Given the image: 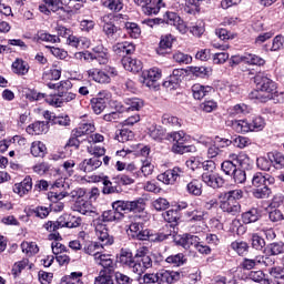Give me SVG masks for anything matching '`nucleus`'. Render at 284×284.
Returning <instances> with one entry per match:
<instances>
[{
	"label": "nucleus",
	"mask_w": 284,
	"mask_h": 284,
	"mask_svg": "<svg viewBox=\"0 0 284 284\" xmlns=\"http://www.w3.org/2000/svg\"><path fill=\"white\" fill-rule=\"evenodd\" d=\"M254 81L257 85V90H254L248 94L250 99H256L257 101L265 103V101L272 99V97H276V82L267 78L265 73H257L254 77Z\"/></svg>",
	"instance_id": "obj_1"
},
{
	"label": "nucleus",
	"mask_w": 284,
	"mask_h": 284,
	"mask_svg": "<svg viewBox=\"0 0 284 284\" xmlns=\"http://www.w3.org/2000/svg\"><path fill=\"white\" fill-rule=\"evenodd\" d=\"M43 4L39 6L40 12L50 17L52 13L57 14L58 19L65 21L67 17L72 14V7L63 2V0H42Z\"/></svg>",
	"instance_id": "obj_2"
},
{
	"label": "nucleus",
	"mask_w": 284,
	"mask_h": 284,
	"mask_svg": "<svg viewBox=\"0 0 284 284\" xmlns=\"http://www.w3.org/2000/svg\"><path fill=\"white\" fill-rule=\"evenodd\" d=\"M231 126L235 132L245 134L247 132H261L265 128V120L261 116H255L252 121L247 120H233Z\"/></svg>",
	"instance_id": "obj_3"
},
{
	"label": "nucleus",
	"mask_w": 284,
	"mask_h": 284,
	"mask_svg": "<svg viewBox=\"0 0 284 284\" xmlns=\"http://www.w3.org/2000/svg\"><path fill=\"white\" fill-rule=\"evenodd\" d=\"M168 141H173L172 152L174 154H186V152H194L195 148L185 144V133L183 131H175L166 134Z\"/></svg>",
	"instance_id": "obj_4"
},
{
	"label": "nucleus",
	"mask_w": 284,
	"mask_h": 284,
	"mask_svg": "<svg viewBox=\"0 0 284 284\" xmlns=\"http://www.w3.org/2000/svg\"><path fill=\"white\" fill-rule=\"evenodd\" d=\"M112 207L116 214H123V212H143L145 210V201L143 199L134 201L118 200L112 203Z\"/></svg>",
	"instance_id": "obj_5"
},
{
	"label": "nucleus",
	"mask_w": 284,
	"mask_h": 284,
	"mask_svg": "<svg viewBox=\"0 0 284 284\" xmlns=\"http://www.w3.org/2000/svg\"><path fill=\"white\" fill-rule=\"evenodd\" d=\"M119 258L122 265L129 267L133 274H139V276H141V263L135 262L134 255L130 248H121Z\"/></svg>",
	"instance_id": "obj_6"
},
{
	"label": "nucleus",
	"mask_w": 284,
	"mask_h": 284,
	"mask_svg": "<svg viewBox=\"0 0 284 284\" xmlns=\"http://www.w3.org/2000/svg\"><path fill=\"white\" fill-rule=\"evenodd\" d=\"M93 225L95 227V234L100 242H98L101 247L104 245H112L114 243V239L110 236V233H108V227L105 224L101 223V217L93 221Z\"/></svg>",
	"instance_id": "obj_7"
},
{
	"label": "nucleus",
	"mask_w": 284,
	"mask_h": 284,
	"mask_svg": "<svg viewBox=\"0 0 284 284\" xmlns=\"http://www.w3.org/2000/svg\"><path fill=\"white\" fill-rule=\"evenodd\" d=\"M65 196H70L72 201H82L85 197V191L84 189L77 187L72 191H62L60 193L51 192L49 195V199L51 201H61V199H65Z\"/></svg>",
	"instance_id": "obj_8"
},
{
	"label": "nucleus",
	"mask_w": 284,
	"mask_h": 284,
	"mask_svg": "<svg viewBox=\"0 0 284 284\" xmlns=\"http://www.w3.org/2000/svg\"><path fill=\"white\" fill-rule=\"evenodd\" d=\"M183 176H185V171L179 166H175L172 170H168L160 174L158 179L165 185H174V183H176V181Z\"/></svg>",
	"instance_id": "obj_9"
},
{
	"label": "nucleus",
	"mask_w": 284,
	"mask_h": 284,
	"mask_svg": "<svg viewBox=\"0 0 284 284\" xmlns=\"http://www.w3.org/2000/svg\"><path fill=\"white\" fill-rule=\"evenodd\" d=\"M77 99V94L72 92H65L60 90L58 95L47 98L45 101L49 105H53L54 108H61L63 103H70V101H74Z\"/></svg>",
	"instance_id": "obj_10"
},
{
	"label": "nucleus",
	"mask_w": 284,
	"mask_h": 284,
	"mask_svg": "<svg viewBox=\"0 0 284 284\" xmlns=\"http://www.w3.org/2000/svg\"><path fill=\"white\" fill-rule=\"evenodd\" d=\"M159 79H161V71L156 68L150 69L149 71L143 72V85L156 90L159 88Z\"/></svg>",
	"instance_id": "obj_11"
},
{
	"label": "nucleus",
	"mask_w": 284,
	"mask_h": 284,
	"mask_svg": "<svg viewBox=\"0 0 284 284\" xmlns=\"http://www.w3.org/2000/svg\"><path fill=\"white\" fill-rule=\"evenodd\" d=\"M220 209L222 212L230 214L231 216H239L241 214V203L233 199H224L220 202Z\"/></svg>",
	"instance_id": "obj_12"
},
{
	"label": "nucleus",
	"mask_w": 284,
	"mask_h": 284,
	"mask_svg": "<svg viewBox=\"0 0 284 284\" xmlns=\"http://www.w3.org/2000/svg\"><path fill=\"white\" fill-rule=\"evenodd\" d=\"M164 21L168 26H174L181 34H185L187 32V24L176 14L175 12H166L164 14Z\"/></svg>",
	"instance_id": "obj_13"
},
{
	"label": "nucleus",
	"mask_w": 284,
	"mask_h": 284,
	"mask_svg": "<svg viewBox=\"0 0 284 284\" xmlns=\"http://www.w3.org/2000/svg\"><path fill=\"white\" fill-rule=\"evenodd\" d=\"M199 241H201V239L192 234L178 235L174 239V243L184 250H192V247H196V245H199Z\"/></svg>",
	"instance_id": "obj_14"
},
{
	"label": "nucleus",
	"mask_w": 284,
	"mask_h": 284,
	"mask_svg": "<svg viewBox=\"0 0 284 284\" xmlns=\"http://www.w3.org/2000/svg\"><path fill=\"white\" fill-rule=\"evenodd\" d=\"M110 92H100L98 97L91 99V106L95 114H101L108 108Z\"/></svg>",
	"instance_id": "obj_15"
},
{
	"label": "nucleus",
	"mask_w": 284,
	"mask_h": 284,
	"mask_svg": "<svg viewBox=\"0 0 284 284\" xmlns=\"http://www.w3.org/2000/svg\"><path fill=\"white\" fill-rule=\"evenodd\" d=\"M135 263H141V274L152 267V257L145 253V248H139L133 256Z\"/></svg>",
	"instance_id": "obj_16"
},
{
	"label": "nucleus",
	"mask_w": 284,
	"mask_h": 284,
	"mask_svg": "<svg viewBox=\"0 0 284 284\" xmlns=\"http://www.w3.org/2000/svg\"><path fill=\"white\" fill-rule=\"evenodd\" d=\"M202 181L203 183L209 185V187H213L214 190H216V187H223V185H225V180L222 176L210 172H204L202 174Z\"/></svg>",
	"instance_id": "obj_17"
},
{
	"label": "nucleus",
	"mask_w": 284,
	"mask_h": 284,
	"mask_svg": "<svg viewBox=\"0 0 284 284\" xmlns=\"http://www.w3.org/2000/svg\"><path fill=\"white\" fill-rule=\"evenodd\" d=\"M103 165V161L98 159L97 156H92L91 159H85L79 164V170L84 172L85 174H90V172H94V170H99V166Z\"/></svg>",
	"instance_id": "obj_18"
},
{
	"label": "nucleus",
	"mask_w": 284,
	"mask_h": 284,
	"mask_svg": "<svg viewBox=\"0 0 284 284\" xmlns=\"http://www.w3.org/2000/svg\"><path fill=\"white\" fill-rule=\"evenodd\" d=\"M114 54L122 57V59L128 58L126 54L134 53L135 47L132 42H118L112 47Z\"/></svg>",
	"instance_id": "obj_19"
},
{
	"label": "nucleus",
	"mask_w": 284,
	"mask_h": 284,
	"mask_svg": "<svg viewBox=\"0 0 284 284\" xmlns=\"http://www.w3.org/2000/svg\"><path fill=\"white\" fill-rule=\"evenodd\" d=\"M73 210L84 215L97 214V209L94 207V205H92V202L83 197L80 201H75V203L73 204Z\"/></svg>",
	"instance_id": "obj_20"
},
{
	"label": "nucleus",
	"mask_w": 284,
	"mask_h": 284,
	"mask_svg": "<svg viewBox=\"0 0 284 284\" xmlns=\"http://www.w3.org/2000/svg\"><path fill=\"white\" fill-rule=\"evenodd\" d=\"M274 176L257 172L252 178V185L257 189L265 185H274Z\"/></svg>",
	"instance_id": "obj_21"
},
{
	"label": "nucleus",
	"mask_w": 284,
	"mask_h": 284,
	"mask_svg": "<svg viewBox=\"0 0 284 284\" xmlns=\"http://www.w3.org/2000/svg\"><path fill=\"white\" fill-rule=\"evenodd\" d=\"M183 74H185V70L174 69L172 74L168 78V80L163 82V87L168 88L169 90H175Z\"/></svg>",
	"instance_id": "obj_22"
},
{
	"label": "nucleus",
	"mask_w": 284,
	"mask_h": 284,
	"mask_svg": "<svg viewBox=\"0 0 284 284\" xmlns=\"http://www.w3.org/2000/svg\"><path fill=\"white\" fill-rule=\"evenodd\" d=\"M129 236L135 239V241H143L148 229L143 227V223L133 222L129 225Z\"/></svg>",
	"instance_id": "obj_23"
},
{
	"label": "nucleus",
	"mask_w": 284,
	"mask_h": 284,
	"mask_svg": "<svg viewBox=\"0 0 284 284\" xmlns=\"http://www.w3.org/2000/svg\"><path fill=\"white\" fill-rule=\"evenodd\" d=\"M32 190V178L30 175L26 176L22 182L16 183L13 185L14 194H19V196H26L28 192Z\"/></svg>",
	"instance_id": "obj_24"
},
{
	"label": "nucleus",
	"mask_w": 284,
	"mask_h": 284,
	"mask_svg": "<svg viewBox=\"0 0 284 284\" xmlns=\"http://www.w3.org/2000/svg\"><path fill=\"white\" fill-rule=\"evenodd\" d=\"M121 63L124 68V70H128V72H141L143 70V63L141 60L132 59V58H122Z\"/></svg>",
	"instance_id": "obj_25"
},
{
	"label": "nucleus",
	"mask_w": 284,
	"mask_h": 284,
	"mask_svg": "<svg viewBox=\"0 0 284 284\" xmlns=\"http://www.w3.org/2000/svg\"><path fill=\"white\" fill-rule=\"evenodd\" d=\"M101 22L103 23L102 30L108 39H114V34H116V32H119L120 30L119 27L114 26V23L110 21V17L108 16H103L101 18Z\"/></svg>",
	"instance_id": "obj_26"
},
{
	"label": "nucleus",
	"mask_w": 284,
	"mask_h": 284,
	"mask_svg": "<svg viewBox=\"0 0 284 284\" xmlns=\"http://www.w3.org/2000/svg\"><path fill=\"white\" fill-rule=\"evenodd\" d=\"M158 284H172L179 278V273L161 270L156 273Z\"/></svg>",
	"instance_id": "obj_27"
},
{
	"label": "nucleus",
	"mask_w": 284,
	"mask_h": 284,
	"mask_svg": "<svg viewBox=\"0 0 284 284\" xmlns=\"http://www.w3.org/2000/svg\"><path fill=\"white\" fill-rule=\"evenodd\" d=\"M89 79L95 81V83H110L112 79H110V74L99 70V69H91L87 71Z\"/></svg>",
	"instance_id": "obj_28"
},
{
	"label": "nucleus",
	"mask_w": 284,
	"mask_h": 284,
	"mask_svg": "<svg viewBox=\"0 0 284 284\" xmlns=\"http://www.w3.org/2000/svg\"><path fill=\"white\" fill-rule=\"evenodd\" d=\"M191 92L194 99L201 101V99H204V97H207L212 92V87L196 83L192 85Z\"/></svg>",
	"instance_id": "obj_29"
},
{
	"label": "nucleus",
	"mask_w": 284,
	"mask_h": 284,
	"mask_svg": "<svg viewBox=\"0 0 284 284\" xmlns=\"http://www.w3.org/2000/svg\"><path fill=\"white\" fill-rule=\"evenodd\" d=\"M114 183L108 176L102 178V194H121L123 190Z\"/></svg>",
	"instance_id": "obj_30"
},
{
	"label": "nucleus",
	"mask_w": 284,
	"mask_h": 284,
	"mask_svg": "<svg viewBox=\"0 0 284 284\" xmlns=\"http://www.w3.org/2000/svg\"><path fill=\"white\" fill-rule=\"evenodd\" d=\"M124 110H122V112H139V110H141L143 108V105H145V102L140 99V98H131V99H126L124 101Z\"/></svg>",
	"instance_id": "obj_31"
},
{
	"label": "nucleus",
	"mask_w": 284,
	"mask_h": 284,
	"mask_svg": "<svg viewBox=\"0 0 284 284\" xmlns=\"http://www.w3.org/2000/svg\"><path fill=\"white\" fill-rule=\"evenodd\" d=\"M161 8H165L163 0H149L144 8V14H159Z\"/></svg>",
	"instance_id": "obj_32"
},
{
	"label": "nucleus",
	"mask_w": 284,
	"mask_h": 284,
	"mask_svg": "<svg viewBox=\"0 0 284 284\" xmlns=\"http://www.w3.org/2000/svg\"><path fill=\"white\" fill-rule=\"evenodd\" d=\"M169 237H170V234L153 233L152 231L146 229V233L144 237H142V241H150V243H163V241H166V239Z\"/></svg>",
	"instance_id": "obj_33"
},
{
	"label": "nucleus",
	"mask_w": 284,
	"mask_h": 284,
	"mask_svg": "<svg viewBox=\"0 0 284 284\" xmlns=\"http://www.w3.org/2000/svg\"><path fill=\"white\" fill-rule=\"evenodd\" d=\"M260 219L261 212L256 207H253L242 214V221L245 225H248V223H256V221H258Z\"/></svg>",
	"instance_id": "obj_34"
},
{
	"label": "nucleus",
	"mask_w": 284,
	"mask_h": 284,
	"mask_svg": "<svg viewBox=\"0 0 284 284\" xmlns=\"http://www.w3.org/2000/svg\"><path fill=\"white\" fill-rule=\"evenodd\" d=\"M12 70L14 72V74H20V77H23V75L28 74V72H30V65L28 64V62H26L21 59H17L12 63Z\"/></svg>",
	"instance_id": "obj_35"
},
{
	"label": "nucleus",
	"mask_w": 284,
	"mask_h": 284,
	"mask_svg": "<svg viewBox=\"0 0 284 284\" xmlns=\"http://www.w3.org/2000/svg\"><path fill=\"white\" fill-rule=\"evenodd\" d=\"M97 128L94 126V122H81L79 128L75 129V136H83L85 134H92Z\"/></svg>",
	"instance_id": "obj_36"
},
{
	"label": "nucleus",
	"mask_w": 284,
	"mask_h": 284,
	"mask_svg": "<svg viewBox=\"0 0 284 284\" xmlns=\"http://www.w3.org/2000/svg\"><path fill=\"white\" fill-rule=\"evenodd\" d=\"M101 223H112L114 221H121L123 219V214L116 213L114 207L112 210H106L101 215Z\"/></svg>",
	"instance_id": "obj_37"
},
{
	"label": "nucleus",
	"mask_w": 284,
	"mask_h": 284,
	"mask_svg": "<svg viewBox=\"0 0 284 284\" xmlns=\"http://www.w3.org/2000/svg\"><path fill=\"white\" fill-rule=\"evenodd\" d=\"M114 139L119 141V143H128V141L134 139V132L129 129H118Z\"/></svg>",
	"instance_id": "obj_38"
},
{
	"label": "nucleus",
	"mask_w": 284,
	"mask_h": 284,
	"mask_svg": "<svg viewBox=\"0 0 284 284\" xmlns=\"http://www.w3.org/2000/svg\"><path fill=\"white\" fill-rule=\"evenodd\" d=\"M173 41L174 37H172V34L162 36L156 50L158 54H165V50H170V48H172Z\"/></svg>",
	"instance_id": "obj_39"
},
{
	"label": "nucleus",
	"mask_w": 284,
	"mask_h": 284,
	"mask_svg": "<svg viewBox=\"0 0 284 284\" xmlns=\"http://www.w3.org/2000/svg\"><path fill=\"white\" fill-rule=\"evenodd\" d=\"M48 152V148H45V144L41 141L32 142L31 144V154L32 156H45Z\"/></svg>",
	"instance_id": "obj_40"
},
{
	"label": "nucleus",
	"mask_w": 284,
	"mask_h": 284,
	"mask_svg": "<svg viewBox=\"0 0 284 284\" xmlns=\"http://www.w3.org/2000/svg\"><path fill=\"white\" fill-rule=\"evenodd\" d=\"M162 123L163 125H166V128H174V130H179V128H181V120L168 113L162 115Z\"/></svg>",
	"instance_id": "obj_41"
},
{
	"label": "nucleus",
	"mask_w": 284,
	"mask_h": 284,
	"mask_svg": "<svg viewBox=\"0 0 284 284\" xmlns=\"http://www.w3.org/2000/svg\"><path fill=\"white\" fill-rule=\"evenodd\" d=\"M186 192L192 194V196H201V194H203V186L199 183L197 180H192L186 184Z\"/></svg>",
	"instance_id": "obj_42"
},
{
	"label": "nucleus",
	"mask_w": 284,
	"mask_h": 284,
	"mask_svg": "<svg viewBox=\"0 0 284 284\" xmlns=\"http://www.w3.org/2000/svg\"><path fill=\"white\" fill-rule=\"evenodd\" d=\"M47 130L48 125L45 124V122L41 121L34 122L27 128L28 134H43V132H45Z\"/></svg>",
	"instance_id": "obj_43"
},
{
	"label": "nucleus",
	"mask_w": 284,
	"mask_h": 284,
	"mask_svg": "<svg viewBox=\"0 0 284 284\" xmlns=\"http://www.w3.org/2000/svg\"><path fill=\"white\" fill-rule=\"evenodd\" d=\"M231 247L239 254V256H245L250 250V245L244 241H235L231 244Z\"/></svg>",
	"instance_id": "obj_44"
},
{
	"label": "nucleus",
	"mask_w": 284,
	"mask_h": 284,
	"mask_svg": "<svg viewBox=\"0 0 284 284\" xmlns=\"http://www.w3.org/2000/svg\"><path fill=\"white\" fill-rule=\"evenodd\" d=\"M268 159L271 161V165H273L275 170H283L284 156L281 153H270Z\"/></svg>",
	"instance_id": "obj_45"
},
{
	"label": "nucleus",
	"mask_w": 284,
	"mask_h": 284,
	"mask_svg": "<svg viewBox=\"0 0 284 284\" xmlns=\"http://www.w3.org/2000/svg\"><path fill=\"white\" fill-rule=\"evenodd\" d=\"M101 250H103V247H101V244L99 242H90L84 247L85 254H89L90 256H94V258H97V256L101 254Z\"/></svg>",
	"instance_id": "obj_46"
},
{
	"label": "nucleus",
	"mask_w": 284,
	"mask_h": 284,
	"mask_svg": "<svg viewBox=\"0 0 284 284\" xmlns=\"http://www.w3.org/2000/svg\"><path fill=\"white\" fill-rule=\"evenodd\" d=\"M67 44L77 48V50H82V48H85V39L71 34L67 38Z\"/></svg>",
	"instance_id": "obj_47"
},
{
	"label": "nucleus",
	"mask_w": 284,
	"mask_h": 284,
	"mask_svg": "<svg viewBox=\"0 0 284 284\" xmlns=\"http://www.w3.org/2000/svg\"><path fill=\"white\" fill-rule=\"evenodd\" d=\"M124 28L128 34H130L131 39H139V37H141V28H139V24L134 22H126Z\"/></svg>",
	"instance_id": "obj_48"
},
{
	"label": "nucleus",
	"mask_w": 284,
	"mask_h": 284,
	"mask_svg": "<svg viewBox=\"0 0 284 284\" xmlns=\"http://www.w3.org/2000/svg\"><path fill=\"white\" fill-rule=\"evenodd\" d=\"M21 250L28 256H33V254H39V246L34 242H23L21 244Z\"/></svg>",
	"instance_id": "obj_49"
},
{
	"label": "nucleus",
	"mask_w": 284,
	"mask_h": 284,
	"mask_svg": "<svg viewBox=\"0 0 284 284\" xmlns=\"http://www.w3.org/2000/svg\"><path fill=\"white\" fill-rule=\"evenodd\" d=\"M270 194H272L270 185L258 186L253 191V196L255 199H270Z\"/></svg>",
	"instance_id": "obj_50"
},
{
	"label": "nucleus",
	"mask_w": 284,
	"mask_h": 284,
	"mask_svg": "<svg viewBox=\"0 0 284 284\" xmlns=\"http://www.w3.org/2000/svg\"><path fill=\"white\" fill-rule=\"evenodd\" d=\"M166 263L174 265L175 267H181V265L185 263V255H183V253L170 255L166 257Z\"/></svg>",
	"instance_id": "obj_51"
},
{
	"label": "nucleus",
	"mask_w": 284,
	"mask_h": 284,
	"mask_svg": "<svg viewBox=\"0 0 284 284\" xmlns=\"http://www.w3.org/2000/svg\"><path fill=\"white\" fill-rule=\"evenodd\" d=\"M114 273H108L104 271H100L98 277H95V284H114V280L112 278Z\"/></svg>",
	"instance_id": "obj_52"
},
{
	"label": "nucleus",
	"mask_w": 284,
	"mask_h": 284,
	"mask_svg": "<svg viewBox=\"0 0 284 284\" xmlns=\"http://www.w3.org/2000/svg\"><path fill=\"white\" fill-rule=\"evenodd\" d=\"M92 61H98L100 65H106L109 61L108 52L94 49Z\"/></svg>",
	"instance_id": "obj_53"
},
{
	"label": "nucleus",
	"mask_w": 284,
	"mask_h": 284,
	"mask_svg": "<svg viewBox=\"0 0 284 284\" xmlns=\"http://www.w3.org/2000/svg\"><path fill=\"white\" fill-rule=\"evenodd\" d=\"M87 151L89 154H91V156H95L98 159L105 155V149L97 143H92L90 146H88Z\"/></svg>",
	"instance_id": "obj_54"
},
{
	"label": "nucleus",
	"mask_w": 284,
	"mask_h": 284,
	"mask_svg": "<svg viewBox=\"0 0 284 284\" xmlns=\"http://www.w3.org/2000/svg\"><path fill=\"white\" fill-rule=\"evenodd\" d=\"M252 142L248 138L239 135L236 138H232V145L234 148H239L240 150H243L244 148H247Z\"/></svg>",
	"instance_id": "obj_55"
},
{
	"label": "nucleus",
	"mask_w": 284,
	"mask_h": 284,
	"mask_svg": "<svg viewBox=\"0 0 284 284\" xmlns=\"http://www.w3.org/2000/svg\"><path fill=\"white\" fill-rule=\"evenodd\" d=\"M221 169L227 176H232L234 172L237 170L236 164L232 160H226L222 162Z\"/></svg>",
	"instance_id": "obj_56"
},
{
	"label": "nucleus",
	"mask_w": 284,
	"mask_h": 284,
	"mask_svg": "<svg viewBox=\"0 0 284 284\" xmlns=\"http://www.w3.org/2000/svg\"><path fill=\"white\" fill-rule=\"evenodd\" d=\"M246 63H250V65H265V59L256 55V54H252V53H247L244 57Z\"/></svg>",
	"instance_id": "obj_57"
},
{
	"label": "nucleus",
	"mask_w": 284,
	"mask_h": 284,
	"mask_svg": "<svg viewBox=\"0 0 284 284\" xmlns=\"http://www.w3.org/2000/svg\"><path fill=\"white\" fill-rule=\"evenodd\" d=\"M267 250L271 256H278V254L284 253V243L283 242L272 243L267 246Z\"/></svg>",
	"instance_id": "obj_58"
},
{
	"label": "nucleus",
	"mask_w": 284,
	"mask_h": 284,
	"mask_svg": "<svg viewBox=\"0 0 284 284\" xmlns=\"http://www.w3.org/2000/svg\"><path fill=\"white\" fill-rule=\"evenodd\" d=\"M103 4L113 12H121L123 10V2L121 0H105Z\"/></svg>",
	"instance_id": "obj_59"
},
{
	"label": "nucleus",
	"mask_w": 284,
	"mask_h": 284,
	"mask_svg": "<svg viewBox=\"0 0 284 284\" xmlns=\"http://www.w3.org/2000/svg\"><path fill=\"white\" fill-rule=\"evenodd\" d=\"M173 60L176 62V63H184L185 65H187L189 63H192V58L190 54H185L183 52H175L173 54Z\"/></svg>",
	"instance_id": "obj_60"
},
{
	"label": "nucleus",
	"mask_w": 284,
	"mask_h": 284,
	"mask_svg": "<svg viewBox=\"0 0 284 284\" xmlns=\"http://www.w3.org/2000/svg\"><path fill=\"white\" fill-rule=\"evenodd\" d=\"M162 216L168 223H176L179 221V211L171 209L162 213Z\"/></svg>",
	"instance_id": "obj_61"
},
{
	"label": "nucleus",
	"mask_w": 284,
	"mask_h": 284,
	"mask_svg": "<svg viewBox=\"0 0 284 284\" xmlns=\"http://www.w3.org/2000/svg\"><path fill=\"white\" fill-rule=\"evenodd\" d=\"M81 276H83V273L81 272H73L70 275L65 276V283L67 284H83L81 281Z\"/></svg>",
	"instance_id": "obj_62"
},
{
	"label": "nucleus",
	"mask_w": 284,
	"mask_h": 284,
	"mask_svg": "<svg viewBox=\"0 0 284 284\" xmlns=\"http://www.w3.org/2000/svg\"><path fill=\"white\" fill-rule=\"evenodd\" d=\"M191 74H194V77H207L210 74V69L205 67H190Z\"/></svg>",
	"instance_id": "obj_63"
},
{
	"label": "nucleus",
	"mask_w": 284,
	"mask_h": 284,
	"mask_svg": "<svg viewBox=\"0 0 284 284\" xmlns=\"http://www.w3.org/2000/svg\"><path fill=\"white\" fill-rule=\"evenodd\" d=\"M114 278H115L116 284H133L134 283V280H132L130 276H128L121 272H115Z\"/></svg>",
	"instance_id": "obj_64"
}]
</instances>
